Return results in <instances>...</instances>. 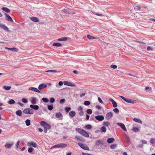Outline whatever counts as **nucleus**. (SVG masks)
Wrapping results in <instances>:
<instances>
[{"instance_id":"39","label":"nucleus","mask_w":155,"mask_h":155,"mask_svg":"<svg viewBox=\"0 0 155 155\" xmlns=\"http://www.w3.org/2000/svg\"><path fill=\"white\" fill-rule=\"evenodd\" d=\"M130 103L133 104H136L137 103V101L135 100L131 99Z\"/></svg>"},{"instance_id":"19","label":"nucleus","mask_w":155,"mask_h":155,"mask_svg":"<svg viewBox=\"0 0 155 155\" xmlns=\"http://www.w3.org/2000/svg\"><path fill=\"white\" fill-rule=\"evenodd\" d=\"M30 18L31 20L34 22H38L39 21V19L36 17H31Z\"/></svg>"},{"instance_id":"53","label":"nucleus","mask_w":155,"mask_h":155,"mask_svg":"<svg viewBox=\"0 0 155 155\" xmlns=\"http://www.w3.org/2000/svg\"><path fill=\"white\" fill-rule=\"evenodd\" d=\"M22 101L25 103H26L28 102L27 100L24 98L22 99Z\"/></svg>"},{"instance_id":"50","label":"nucleus","mask_w":155,"mask_h":155,"mask_svg":"<svg viewBox=\"0 0 155 155\" xmlns=\"http://www.w3.org/2000/svg\"><path fill=\"white\" fill-rule=\"evenodd\" d=\"M50 102L51 103H53L54 102L55 99H54V98L53 97H52L50 99Z\"/></svg>"},{"instance_id":"30","label":"nucleus","mask_w":155,"mask_h":155,"mask_svg":"<svg viewBox=\"0 0 155 155\" xmlns=\"http://www.w3.org/2000/svg\"><path fill=\"white\" fill-rule=\"evenodd\" d=\"M132 130L135 132H137L139 131V129L137 127H134L132 128Z\"/></svg>"},{"instance_id":"49","label":"nucleus","mask_w":155,"mask_h":155,"mask_svg":"<svg viewBox=\"0 0 155 155\" xmlns=\"http://www.w3.org/2000/svg\"><path fill=\"white\" fill-rule=\"evenodd\" d=\"M114 111L116 113H119V111L118 109L117 108H115L113 109Z\"/></svg>"},{"instance_id":"64","label":"nucleus","mask_w":155,"mask_h":155,"mask_svg":"<svg viewBox=\"0 0 155 155\" xmlns=\"http://www.w3.org/2000/svg\"><path fill=\"white\" fill-rule=\"evenodd\" d=\"M90 117V116L88 114H86V119L87 120H89Z\"/></svg>"},{"instance_id":"1","label":"nucleus","mask_w":155,"mask_h":155,"mask_svg":"<svg viewBox=\"0 0 155 155\" xmlns=\"http://www.w3.org/2000/svg\"><path fill=\"white\" fill-rule=\"evenodd\" d=\"M23 113L28 114H32L34 112L33 109L31 108H26L23 111Z\"/></svg>"},{"instance_id":"40","label":"nucleus","mask_w":155,"mask_h":155,"mask_svg":"<svg viewBox=\"0 0 155 155\" xmlns=\"http://www.w3.org/2000/svg\"><path fill=\"white\" fill-rule=\"evenodd\" d=\"M87 113L89 114H91L92 113V110L90 109H87Z\"/></svg>"},{"instance_id":"4","label":"nucleus","mask_w":155,"mask_h":155,"mask_svg":"<svg viewBox=\"0 0 155 155\" xmlns=\"http://www.w3.org/2000/svg\"><path fill=\"white\" fill-rule=\"evenodd\" d=\"M27 145L28 146L32 147L35 148L37 146V144L32 141L28 142L27 143Z\"/></svg>"},{"instance_id":"55","label":"nucleus","mask_w":155,"mask_h":155,"mask_svg":"<svg viewBox=\"0 0 155 155\" xmlns=\"http://www.w3.org/2000/svg\"><path fill=\"white\" fill-rule=\"evenodd\" d=\"M65 102V99H63L60 100V104H63Z\"/></svg>"},{"instance_id":"15","label":"nucleus","mask_w":155,"mask_h":155,"mask_svg":"<svg viewBox=\"0 0 155 155\" xmlns=\"http://www.w3.org/2000/svg\"><path fill=\"white\" fill-rule=\"evenodd\" d=\"M30 108H32L35 110H37L39 109V107L37 105H30Z\"/></svg>"},{"instance_id":"63","label":"nucleus","mask_w":155,"mask_h":155,"mask_svg":"<svg viewBox=\"0 0 155 155\" xmlns=\"http://www.w3.org/2000/svg\"><path fill=\"white\" fill-rule=\"evenodd\" d=\"M82 129H81L79 128H76V130L78 131V132L80 133V132L82 130Z\"/></svg>"},{"instance_id":"13","label":"nucleus","mask_w":155,"mask_h":155,"mask_svg":"<svg viewBox=\"0 0 155 155\" xmlns=\"http://www.w3.org/2000/svg\"><path fill=\"white\" fill-rule=\"evenodd\" d=\"M47 87V85L45 84H40L38 87V90L41 91L44 88L46 87Z\"/></svg>"},{"instance_id":"43","label":"nucleus","mask_w":155,"mask_h":155,"mask_svg":"<svg viewBox=\"0 0 155 155\" xmlns=\"http://www.w3.org/2000/svg\"><path fill=\"white\" fill-rule=\"evenodd\" d=\"M42 101L45 103H48L49 102V100L46 98H42Z\"/></svg>"},{"instance_id":"16","label":"nucleus","mask_w":155,"mask_h":155,"mask_svg":"<svg viewBox=\"0 0 155 155\" xmlns=\"http://www.w3.org/2000/svg\"><path fill=\"white\" fill-rule=\"evenodd\" d=\"M76 114V113L74 111H71L69 113V115L71 117H74Z\"/></svg>"},{"instance_id":"36","label":"nucleus","mask_w":155,"mask_h":155,"mask_svg":"<svg viewBox=\"0 0 155 155\" xmlns=\"http://www.w3.org/2000/svg\"><path fill=\"white\" fill-rule=\"evenodd\" d=\"M25 123L26 124V125L27 126H29L31 124H30V120H28V119H27L25 121Z\"/></svg>"},{"instance_id":"8","label":"nucleus","mask_w":155,"mask_h":155,"mask_svg":"<svg viewBox=\"0 0 155 155\" xmlns=\"http://www.w3.org/2000/svg\"><path fill=\"white\" fill-rule=\"evenodd\" d=\"M56 145L57 148H64L67 146V144L64 143H60Z\"/></svg>"},{"instance_id":"61","label":"nucleus","mask_w":155,"mask_h":155,"mask_svg":"<svg viewBox=\"0 0 155 155\" xmlns=\"http://www.w3.org/2000/svg\"><path fill=\"white\" fill-rule=\"evenodd\" d=\"M147 50H148V51H150V50H153V49L152 48H151V47H150V46H148L147 48Z\"/></svg>"},{"instance_id":"3","label":"nucleus","mask_w":155,"mask_h":155,"mask_svg":"<svg viewBox=\"0 0 155 155\" xmlns=\"http://www.w3.org/2000/svg\"><path fill=\"white\" fill-rule=\"evenodd\" d=\"M80 134L86 137H89V134L84 130H82L80 132Z\"/></svg>"},{"instance_id":"28","label":"nucleus","mask_w":155,"mask_h":155,"mask_svg":"<svg viewBox=\"0 0 155 155\" xmlns=\"http://www.w3.org/2000/svg\"><path fill=\"white\" fill-rule=\"evenodd\" d=\"M67 38L66 37H63L58 39V41H66L67 40Z\"/></svg>"},{"instance_id":"52","label":"nucleus","mask_w":155,"mask_h":155,"mask_svg":"<svg viewBox=\"0 0 155 155\" xmlns=\"http://www.w3.org/2000/svg\"><path fill=\"white\" fill-rule=\"evenodd\" d=\"M33 150L34 149L30 147L28 149V151L29 153H31Z\"/></svg>"},{"instance_id":"31","label":"nucleus","mask_w":155,"mask_h":155,"mask_svg":"<svg viewBox=\"0 0 155 155\" xmlns=\"http://www.w3.org/2000/svg\"><path fill=\"white\" fill-rule=\"evenodd\" d=\"M15 103V101L13 99H11L8 101V103L10 104H14Z\"/></svg>"},{"instance_id":"35","label":"nucleus","mask_w":155,"mask_h":155,"mask_svg":"<svg viewBox=\"0 0 155 155\" xmlns=\"http://www.w3.org/2000/svg\"><path fill=\"white\" fill-rule=\"evenodd\" d=\"M85 128L87 129H90L92 128V126L90 124L87 125L85 126Z\"/></svg>"},{"instance_id":"34","label":"nucleus","mask_w":155,"mask_h":155,"mask_svg":"<svg viewBox=\"0 0 155 155\" xmlns=\"http://www.w3.org/2000/svg\"><path fill=\"white\" fill-rule=\"evenodd\" d=\"M117 146V144L113 143L110 146V148L111 149H115Z\"/></svg>"},{"instance_id":"25","label":"nucleus","mask_w":155,"mask_h":155,"mask_svg":"<svg viewBox=\"0 0 155 155\" xmlns=\"http://www.w3.org/2000/svg\"><path fill=\"white\" fill-rule=\"evenodd\" d=\"M133 120L135 122L140 123L141 124H142V121L140 119L136 118H134L133 119Z\"/></svg>"},{"instance_id":"46","label":"nucleus","mask_w":155,"mask_h":155,"mask_svg":"<svg viewBox=\"0 0 155 155\" xmlns=\"http://www.w3.org/2000/svg\"><path fill=\"white\" fill-rule=\"evenodd\" d=\"M48 109L50 110H52L53 108V107L52 105H49L48 107Z\"/></svg>"},{"instance_id":"37","label":"nucleus","mask_w":155,"mask_h":155,"mask_svg":"<svg viewBox=\"0 0 155 155\" xmlns=\"http://www.w3.org/2000/svg\"><path fill=\"white\" fill-rule=\"evenodd\" d=\"M101 129L102 131L104 133H105L106 132L107 130L106 127L104 126L102 127Z\"/></svg>"},{"instance_id":"60","label":"nucleus","mask_w":155,"mask_h":155,"mask_svg":"<svg viewBox=\"0 0 155 155\" xmlns=\"http://www.w3.org/2000/svg\"><path fill=\"white\" fill-rule=\"evenodd\" d=\"M135 9L140 11V6H136L135 8Z\"/></svg>"},{"instance_id":"21","label":"nucleus","mask_w":155,"mask_h":155,"mask_svg":"<svg viewBox=\"0 0 155 155\" xmlns=\"http://www.w3.org/2000/svg\"><path fill=\"white\" fill-rule=\"evenodd\" d=\"M52 45L56 47H61L62 46V44L59 42L54 43Z\"/></svg>"},{"instance_id":"12","label":"nucleus","mask_w":155,"mask_h":155,"mask_svg":"<svg viewBox=\"0 0 155 155\" xmlns=\"http://www.w3.org/2000/svg\"><path fill=\"white\" fill-rule=\"evenodd\" d=\"M28 90L39 93H41L40 91L39 90H38L37 88H35V87H29L28 88Z\"/></svg>"},{"instance_id":"38","label":"nucleus","mask_w":155,"mask_h":155,"mask_svg":"<svg viewBox=\"0 0 155 155\" xmlns=\"http://www.w3.org/2000/svg\"><path fill=\"white\" fill-rule=\"evenodd\" d=\"M62 12L66 14L70 13V12H69V10L68 9H64L62 10Z\"/></svg>"},{"instance_id":"26","label":"nucleus","mask_w":155,"mask_h":155,"mask_svg":"<svg viewBox=\"0 0 155 155\" xmlns=\"http://www.w3.org/2000/svg\"><path fill=\"white\" fill-rule=\"evenodd\" d=\"M31 103L33 104H35L36 103V98L33 97L31 100Z\"/></svg>"},{"instance_id":"24","label":"nucleus","mask_w":155,"mask_h":155,"mask_svg":"<svg viewBox=\"0 0 155 155\" xmlns=\"http://www.w3.org/2000/svg\"><path fill=\"white\" fill-rule=\"evenodd\" d=\"M62 116V114L61 113V112L57 113L55 115V117L57 118H60Z\"/></svg>"},{"instance_id":"2","label":"nucleus","mask_w":155,"mask_h":155,"mask_svg":"<svg viewBox=\"0 0 155 155\" xmlns=\"http://www.w3.org/2000/svg\"><path fill=\"white\" fill-rule=\"evenodd\" d=\"M80 134L86 137H89V134L84 130H82L80 132Z\"/></svg>"},{"instance_id":"51","label":"nucleus","mask_w":155,"mask_h":155,"mask_svg":"<svg viewBox=\"0 0 155 155\" xmlns=\"http://www.w3.org/2000/svg\"><path fill=\"white\" fill-rule=\"evenodd\" d=\"M112 104H113V107H117V103H116V102L115 101H114Z\"/></svg>"},{"instance_id":"45","label":"nucleus","mask_w":155,"mask_h":155,"mask_svg":"<svg viewBox=\"0 0 155 155\" xmlns=\"http://www.w3.org/2000/svg\"><path fill=\"white\" fill-rule=\"evenodd\" d=\"M46 72H58V71L55 70H48L45 71Z\"/></svg>"},{"instance_id":"41","label":"nucleus","mask_w":155,"mask_h":155,"mask_svg":"<svg viewBox=\"0 0 155 155\" xmlns=\"http://www.w3.org/2000/svg\"><path fill=\"white\" fill-rule=\"evenodd\" d=\"M90 104L91 103L90 101H86L84 102V104L86 106H88L90 105Z\"/></svg>"},{"instance_id":"32","label":"nucleus","mask_w":155,"mask_h":155,"mask_svg":"<svg viewBox=\"0 0 155 155\" xmlns=\"http://www.w3.org/2000/svg\"><path fill=\"white\" fill-rule=\"evenodd\" d=\"M44 127L45 128L47 129L48 130H49L51 129V126L48 123H47Z\"/></svg>"},{"instance_id":"6","label":"nucleus","mask_w":155,"mask_h":155,"mask_svg":"<svg viewBox=\"0 0 155 155\" xmlns=\"http://www.w3.org/2000/svg\"><path fill=\"white\" fill-rule=\"evenodd\" d=\"M77 110L79 112V115L80 116H82L83 115L84 113L83 112V108L81 106H79L77 108Z\"/></svg>"},{"instance_id":"20","label":"nucleus","mask_w":155,"mask_h":155,"mask_svg":"<svg viewBox=\"0 0 155 155\" xmlns=\"http://www.w3.org/2000/svg\"><path fill=\"white\" fill-rule=\"evenodd\" d=\"M6 19L12 22L13 20L12 18L8 15H6Z\"/></svg>"},{"instance_id":"14","label":"nucleus","mask_w":155,"mask_h":155,"mask_svg":"<svg viewBox=\"0 0 155 155\" xmlns=\"http://www.w3.org/2000/svg\"><path fill=\"white\" fill-rule=\"evenodd\" d=\"M13 143L12 142H11L10 143H6L5 147L8 149H10L13 145Z\"/></svg>"},{"instance_id":"56","label":"nucleus","mask_w":155,"mask_h":155,"mask_svg":"<svg viewBox=\"0 0 155 155\" xmlns=\"http://www.w3.org/2000/svg\"><path fill=\"white\" fill-rule=\"evenodd\" d=\"M111 68H112L114 69H115L117 68V66L116 65H111L110 66Z\"/></svg>"},{"instance_id":"27","label":"nucleus","mask_w":155,"mask_h":155,"mask_svg":"<svg viewBox=\"0 0 155 155\" xmlns=\"http://www.w3.org/2000/svg\"><path fill=\"white\" fill-rule=\"evenodd\" d=\"M2 9L3 11L7 13H9L10 11V10L9 9L6 7L3 8H2Z\"/></svg>"},{"instance_id":"57","label":"nucleus","mask_w":155,"mask_h":155,"mask_svg":"<svg viewBox=\"0 0 155 155\" xmlns=\"http://www.w3.org/2000/svg\"><path fill=\"white\" fill-rule=\"evenodd\" d=\"M150 143L152 144H154L155 143V140H154L153 138H151L150 140Z\"/></svg>"},{"instance_id":"48","label":"nucleus","mask_w":155,"mask_h":155,"mask_svg":"<svg viewBox=\"0 0 155 155\" xmlns=\"http://www.w3.org/2000/svg\"><path fill=\"white\" fill-rule=\"evenodd\" d=\"M46 124L47 123L45 121H41L40 123L44 127Z\"/></svg>"},{"instance_id":"33","label":"nucleus","mask_w":155,"mask_h":155,"mask_svg":"<svg viewBox=\"0 0 155 155\" xmlns=\"http://www.w3.org/2000/svg\"><path fill=\"white\" fill-rule=\"evenodd\" d=\"M103 125L107 127H108L110 125V123L108 121H104L103 122Z\"/></svg>"},{"instance_id":"29","label":"nucleus","mask_w":155,"mask_h":155,"mask_svg":"<svg viewBox=\"0 0 155 155\" xmlns=\"http://www.w3.org/2000/svg\"><path fill=\"white\" fill-rule=\"evenodd\" d=\"M15 113L18 116H21L22 112L21 110H19L17 111Z\"/></svg>"},{"instance_id":"5","label":"nucleus","mask_w":155,"mask_h":155,"mask_svg":"<svg viewBox=\"0 0 155 155\" xmlns=\"http://www.w3.org/2000/svg\"><path fill=\"white\" fill-rule=\"evenodd\" d=\"M78 145L81 147L84 150H89V148L88 147H87L86 145L84 144L81 143H78Z\"/></svg>"},{"instance_id":"7","label":"nucleus","mask_w":155,"mask_h":155,"mask_svg":"<svg viewBox=\"0 0 155 155\" xmlns=\"http://www.w3.org/2000/svg\"><path fill=\"white\" fill-rule=\"evenodd\" d=\"M64 85H66L71 87H75V85L74 83L68 81H64Z\"/></svg>"},{"instance_id":"18","label":"nucleus","mask_w":155,"mask_h":155,"mask_svg":"<svg viewBox=\"0 0 155 155\" xmlns=\"http://www.w3.org/2000/svg\"><path fill=\"white\" fill-rule=\"evenodd\" d=\"M0 27L4 29V30L6 31H8V28L5 26V25L3 24H0Z\"/></svg>"},{"instance_id":"54","label":"nucleus","mask_w":155,"mask_h":155,"mask_svg":"<svg viewBox=\"0 0 155 155\" xmlns=\"http://www.w3.org/2000/svg\"><path fill=\"white\" fill-rule=\"evenodd\" d=\"M18 49L15 48H11V51H14L16 52L18 51Z\"/></svg>"},{"instance_id":"42","label":"nucleus","mask_w":155,"mask_h":155,"mask_svg":"<svg viewBox=\"0 0 155 155\" xmlns=\"http://www.w3.org/2000/svg\"><path fill=\"white\" fill-rule=\"evenodd\" d=\"M3 88L6 90H9L11 88V87L5 86L3 87Z\"/></svg>"},{"instance_id":"10","label":"nucleus","mask_w":155,"mask_h":155,"mask_svg":"<svg viewBox=\"0 0 155 155\" xmlns=\"http://www.w3.org/2000/svg\"><path fill=\"white\" fill-rule=\"evenodd\" d=\"M112 117V113L111 112H108L106 114L105 116V118L107 120H109Z\"/></svg>"},{"instance_id":"59","label":"nucleus","mask_w":155,"mask_h":155,"mask_svg":"<svg viewBox=\"0 0 155 155\" xmlns=\"http://www.w3.org/2000/svg\"><path fill=\"white\" fill-rule=\"evenodd\" d=\"M98 100L99 102H100L101 104L103 103V102L101 99L100 97H98Z\"/></svg>"},{"instance_id":"47","label":"nucleus","mask_w":155,"mask_h":155,"mask_svg":"<svg viewBox=\"0 0 155 155\" xmlns=\"http://www.w3.org/2000/svg\"><path fill=\"white\" fill-rule=\"evenodd\" d=\"M65 109L66 111L68 113L71 110V108L70 107H66L65 108Z\"/></svg>"},{"instance_id":"22","label":"nucleus","mask_w":155,"mask_h":155,"mask_svg":"<svg viewBox=\"0 0 155 155\" xmlns=\"http://www.w3.org/2000/svg\"><path fill=\"white\" fill-rule=\"evenodd\" d=\"M114 140V139L113 138H109L107 140V142L109 143H112Z\"/></svg>"},{"instance_id":"44","label":"nucleus","mask_w":155,"mask_h":155,"mask_svg":"<svg viewBox=\"0 0 155 155\" xmlns=\"http://www.w3.org/2000/svg\"><path fill=\"white\" fill-rule=\"evenodd\" d=\"M87 37V38L89 39H94L96 38L95 37H93L90 35H88Z\"/></svg>"},{"instance_id":"23","label":"nucleus","mask_w":155,"mask_h":155,"mask_svg":"<svg viewBox=\"0 0 155 155\" xmlns=\"http://www.w3.org/2000/svg\"><path fill=\"white\" fill-rule=\"evenodd\" d=\"M102 143L103 141L101 140H98L95 143V145L97 146H99L100 144H102Z\"/></svg>"},{"instance_id":"58","label":"nucleus","mask_w":155,"mask_h":155,"mask_svg":"<svg viewBox=\"0 0 155 155\" xmlns=\"http://www.w3.org/2000/svg\"><path fill=\"white\" fill-rule=\"evenodd\" d=\"M93 13L99 16H103L104 15L101 14L97 13Z\"/></svg>"},{"instance_id":"62","label":"nucleus","mask_w":155,"mask_h":155,"mask_svg":"<svg viewBox=\"0 0 155 155\" xmlns=\"http://www.w3.org/2000/svg\"><path fill=\"white\" fill-rule=\"evenodd\" d=\"M141 141H142V143H143V144H147V141L145 140H142Z\"/></svg>"},{"instance_id":"17","label":"nucleus","mask_w":155,"mask_h":155,"mask_svg":"<svg viewBox=\"0 0 155 155\" xmlns=\"http://www.w3.org/2000/svg\"><path fill=\"white\" fill-rule=\"evenodd\" d=\"M120 98H121L122 99L124 100L126 102L128 103H130V99H127L122 96H120Z\"/></svg>"},{"instance_id":"9","label":"nucleus","mask_w":155,"mask_h":155,"mask_svg":"<svg viewBox=\"0 0 155 155\" xmlns=\"http://www.w3.org/2000/svg\"><path fill=\"white\" fill-rule=\"evenodd\" d=\"M117 124L118 125L120 126L121 128L125 131H126L127 130L125 127V125L122 123H117Z\"/></svg>"},{"instance_id":"11","label":"nucleus","mask_w":155,"mask_h":155,"mask_svg":"<svg viewBox=\"0 0 155 155\" xmlns=\"http://www.w3.org/2000/svg\"><path fill=\"white\" fill-rule=\"evenodd\" d=\"M96 119L98 120L101 121L104 119V117L103 115H98L95 117Z\"/></svg>"}]
</instances>
